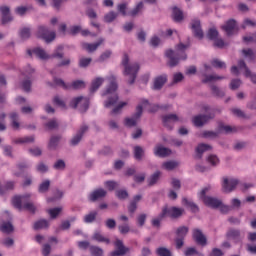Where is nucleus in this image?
<instances>
[{
  "label": "nucleus",
  "mask_w": 256,
  "mask_h": 256,
  "mask_svg": "<svg viewBox=\"0 0 256 256\" xmlns=\"http://www.w3.org/2000/svg\"><path fill=\"white\" fill-rule=\"evenodd\" d=\"M189 45H185L183 43L178 44L177 51L167 50L165 55L169 59L168 65L169 67H177L179 65V61L181 59L185 61L187 59V54H185V49H187Z\"/></svg>",
  "instance_id": "nucleus-1"
},
{
  "label": "nucleus",
  "mask_w": 256,
  "mask_h": 256,
  "mask_svg": "<svg viewBox=\"0 0 256 256\" xmlns=\"http://www.w3.org/2000/svg\"><path fill=\"white\" fill-rule=\"evenodd\" d=\"M122 65L124 67V75L126 77H129L128 84L133 85V83H135V79H137V74L139 73V63L135 62L129 64V55L124 54V57L122 59Z\"/></svg>",
  "instance_id": "nucleus-2"
},
{
  "label": "nucleus",
  "mask_w": 256,
  "mask_h": 256,
  "mask_svg": "<svg viewBox=\"0 0 256 256\" xmlns=\"http://www.w3.org/2000/svg\"><path fill=\"white\" fill-rule=\"evenodd\" d=\"M50 87H62V89H85V82L83 80H76L72 84H65L61 78H54V83H49Z\"/></svg>",
  "instance_id": "nucleus-3"
},
{
  "label": "nucleus",
  "mask_w": 256,
  "mask_h": 256,
  "mask_svg": "<svg viewBox=\"0 0 256 256\" xmlns=\"http://www.w3.org/2000/svg\"><path fill=\"white\" fill-rule=\"evenodd\" d=\"M209 189H211V187L209 186L202 189L199 193V198L203 201L205 205H207V207H211L212 209H219V207H221V200L206 196Z\"/></svg>",
  "instance_id": "nucleus-4"
},
{
  "label": "nucleus",
  "mask_w": 256,
  "mask_h": 256,
  "mask_svg": "<svg viewBox=\"0 0 256 256\" xmlns=\"http://www.w3.org/2000/svg\"><path fill=\"white\" fill-rule=\"evenodd\" d=\"M70 107L78 109L80 113H85L89 109V98L78 96L70 102Z\"/></svg>",
  "instance_id": "nucleus-5"
},
{
  "label": "nucleus",
  "mask_w": 256,
  "mask_h": 256,
  "mask_svg": "<svg viewBox=\"0 0 256 256\" xmlns=\"http://www.w3.org/2000/svg\"><path fill=\"white\" fill-rule=\"evenodd\" d=\"M185 212V209L183 208H177V207H164L162 209V212L160 213V217H170L171 219H179L181 215Z\"/></svg>",
  "instance_id": "nucleus-6"
},
{
  "label": "nucleus",
  "mask_w": 256,
  "mask_h": 256,
  "mask_svg": "<svg viewBox=\"0 0 256 256\" xmlns=\"http://www.w3.org/2000/svg\"><path fill=\"white\" fill-rule=\"evenodd\" d=\"M37 37L43 39L46 43H51V41H55V37H57V34H55V31H49L48 27L39 26Z\"/></svg>",
  "instance_id": "nucleus-7"
},
{
  "label": "nucleus",
  "mask_w": 256,
  "mask_h": 256,
  "mask_svg": "<svg viewBox=\"0 0 256 256\" xmlns=\"http://www.w3.org/2000/svg\"><path fill=\"white\" fill-rule=\"evenodd\" d=\"M189 233V228L187 226H181L176 230V248L181 249L185 245V237Z\"/></svg>",
  "instance_id": "nucleus-8"
},
{
  "label": "nucleus",
  "mask_w": 256,
  "mask_h": 256,
  "mask_svg": "<svg viewBox=\"0 0 256 256\" xmlns=\"http://www.w3.org/2000/svg\"><path fill=\"white\" fill-rule=\"evenodd\" d=\"M143 115V106L140 104L136 107V113L131 118H125L124 125L126 127H135Z\"/></svg>",
  "instance_id": "nucleus-9"
},
{
  "label": "nucleus",
  "mask_w": 256,
  "mask_h": 256,
  "mask_svg": "<svg viewBox=\"0 0 256 256\" xmlns=\"http://www.w3.org/2000/svg\"><path fill=\"white\" fill-rule=\"evenodd\" d=\"M226 239L234 241L235 243H241V241H243L241 230L235 228L228 229L226 232Z\"/></svg>",
  "instance_id": "nucleus-10"
},
{
  "label": "nucleus",
  "mask_w": 256,
  "mask_h": 256,
  "mask_svg": "<svg viewBox=\"0 0 256 256\" xmlns=\"http://www.w3.org/2000/svg\"><path fill=\"white\" fill-rule=\"evenodd\" d=\"M116 249L110 252L109 256H123L129 251V248L125 247L123 241L117 239L114 243Z\"/></svg>",
  "instance_id": "nucleus-11"
},
{
  "label": "nucleus",
  "mask_w": 256,
  "mask_h": 256,
  "mask_svg": "<svg viewBox=\"0 0 256 256\" xmlns=\"http://www.w3.org/2000/svg\"><path fill=\"white\" fill-rule=\"evenodd\" d=\"M222 29L223 31H225L228 37H231V35H235V33H237L238 31L237 21H235L234 19L226 21L225 25L222 26Z\"/></svg>",
  "instance_id": "nucleus-12"
},
{
  "label": "nucleus",
  "mask_w": 256,
  "mask_h": 256,
  "mask_svg": "<svg viewBox=\"0 0 256 256\" xmlns=\"http://www.w3.org/2000/svg\"><path fill=\"white\" fill-rule=\"evenodd\" d=\"M237 185H239V180L233 178H224L222 189L224 193H231V191H235V187H237Z\"/></svg>",
  "instance_id": "nucleus-13"
},
{
  "label": "nucleus",
  "mask_w": 256,
  "mask_h": 256,
  "mask_svg": "<svg viewBox=\"0 0 256 256\" xmlns=\"http://www.w3.org/2000/svg\"><path fill=\"white\" fill-rule=\"evenodd\" d=\"M190 27L192 30V33L194 34V37H197V39H203V29H201V21L199 19H194L190 23Z\"/></svg>",
  "instance_id": "nucleus-14"
},
{
  "label": "nucleus",
  "mask_w": 256,
  "mask_h": 256,
  "mask_svg": "<svg viewBox=\"0 0 256 256\" xmlns=\"http://www.w3.org/2000/svg\"><path fill=\"white\" fill-rule=\"evenodd\" d=\"M215 118V114H209V115H198L193 118V124L195 127H203L205 123H209L211 119Z\"/></svg>",
  "instance_id": "nucleus-15"
},
{
  "label": "nucleus",
  "mask_w": 256,
  "mask_h": 256,
  "mask_svg": "<svg viewBox=\"0 0 256 256\" xmlns=\"http://www.w3.org/2000/svg\"><path fill=\"white\" fill-rule=\"evenodd\" d=\"M192 237L198 245H201L202 247L207 245V237L203 235V232L200 229L195 228L192 232Z\"/></svg>",
  "instance_id": "nucleus-16"
},
{
  "label": "nucleus",
  "mask_w": 256,
  "mask_h": 256,
  "mask_svg": "<svg viewBox=\"0 0 256 256\" xmlns=\"http://www.w3.org/2000/svg\"><path fill=\"white\" fill-rule=\"evenodd\" d=\"M179 116L177 114H168L162 117L164 127L168 129H173V123H177L179 121Z\"/></svg>",
  "instance_id": "nucleus-17"
},
{
  "label": "nucleus",
  "mask_w": 256,
  "mask_h": 256,
  "mask_svg": "<svg viewBox=\"0 0 256 256\" xmlns=\"http://www.w3.org/2000/svg\"><path fill=\"white\" fill-rule=\"evenodd\" d=\"M109 81V85L106 89V91L102 94L103 96L105 95H111L112 93H115V91H117V78H115V76L111 75L108 78Z\"/></svg>",
  "instance_id": "nucleus-18"
},
{
  "label": "nucleus",
  "mask_w": 256,
  "mask_h": 256,
  "mask_svg": "<svg viewBox=\"0 0 256 256\" xmlns=\"http://www.w3.org/2000/svg\"><path fill=\"white\" fill-rule=\"evenodd\" d=\"M30 198H31V195L29 194L24 196H15L12 199V204L16 209H19L21 211V209H23V205L25 204V201H28V199Z\"/></svg>",
  "instance_id": "nucleus-19"
},
{
  "label": "nucleus",
  "mask_w": 256,
  "mask_h": 256,
  "mask_svg": "<svg viewBox=\"0 0 256 256\" xmlns=\"http://www.w3.org/2000/svg\"><path fill=\"white\" fill-rule=\"evenodd\" d=\"M106 196H107V191L103 188H99L91 192L89 194L88 199L89 201H92L94 203L95 201H98V199H103V197H106Z\"/></svg>",
  "instance_id": "nucleus-20"
},
{
  "label": "nucleus",
  "mask_w": 256,
  "mask_h": 256,
  "mask_svg": "<svg viewBox=\"0 0 256 256\" xmlns=\"http://www.w3.org/2000/svg\"><path fill=\"white\" fill-rule=\"evenodd\" d=\"M0 12L2 15V25L9 23V21H13V17H11L10 9L7 6H1Z\"/></svg>",
  "instance_id": "nucleus-21"
},
{
  "label": "nucleus",
  "mask_w": 256,
  "mask_h": 256,
  "mask_svg": "<svg viewBox=\"0 0 256 256\" xmlns=\"http://www.w3.org/2000/svg\"><path fill=\"white\" fill-rule=\"evenodd\" d=\"M89 127L86 125L82 126L77 134L72 138L71 145H78V143L83 139V134L87 133Z\"/></svg>",
  "instance_id": "nucleus-22"
},
{
  "label": "nucleus",
  "mask_w": 256,
  "mask_h": 256,
  "mask_svg": "<svg viewBox=\"0 0 256 256\" xmlns=\"http://www.w3.org/2000/svg\"><path fill=\"white\" fill-rule=\"evenodd\" d=\"M28 55L31 57V55H36L39 57V59L45 60V59H51V56L48 55L47 52H45V50L41 49V48H36L33 51L31 50H27Z\"/></svg>",
  "instance_id": "nucleus-23"
},
{
  "label": "nucleus",
  "mask_w": 256,
  "mask_h": 256,
  "mask_svg": "<svg viewBox=\"0 0 256 256\" xmlns=\"http://www.w3.org/2000/svg\"><path fill=\"white\" fill-rule=\"evenodd\" d=\"M165 83H167V75L163 74V75L157 76L154 79L153 89H155L156 91H159V89L163 88V85H165Z\"/></svg>",
  "instance_id": "nucleus-24"
},
{
  "label": "nucleus",
  "mask_w": 256,
  "mask_h": 256,
  "mask_svg": "<svg viewBox=\"0 0 256 256\" xmlns=\"http://www.w3.org/2000/svg\"><path fill=\"white\" fill-rule=\"evenodd\" d=\"M154 155L157 157H169V155H171V149L163 146H156L154 149Z\"/></svg>",
  "instance_id": "nucleus-25"
},
{
  "label": "nucleus",
  "mask_w": 256,
  "mask_h": 256,
  "mask_svg": "<svg viewBox=\"0 0 256 256\" xmlns=\"http://www.w3.org/2000/svg\"><path fill=\"white\" fill-rule=\"evenodd\" d=\"M103 39H100L98 42L90 44V43H83L82 47L83 49H85L86 51H88V53H93V51H97V48L103 44Z\"/></svg>",
  "instance_id": "nucleus-26"
},
{
  "label": "nucleus",
  "mask_w": 256,
  "mask_h": 256,
  "mask_svg": "<svg viewBox=\"0 0 256 256\" xmlns=\"http://www.w3.org/2000/svg\"><path fill=\"white\" fill-rule=\"evenodd\" d=\"M10 119L12 129H14V131H19V127H21V124L19 123V114L16 112L10 113Z\"/></svg>",
  "instance_id": "nucleus-27"
},
{
  "label": "nucleus",
  "mask_w": 256,
  "mask_h": 256,
  "mask_svg": "<svg viewBox=\"0 0 256 256\" xmlns=\"http://www.w3.org/2000/svg\"><path fill=\"white\" fill-rule=\"evenodd\" d=\"M147 105L150 106V108L148 109L149 113H157L159 109H167V106H159L157 104L150 105L149 100H142V107H147Z\"/></svg>",
  "instance_id": "nucleus-28"
},
{
  "label": "nucleus",
  "mask_w": 256,
  "mask_h": 256,
  "mask_svg": "<svg viewBox=\"0 0 256 256\" xmlns=\"http://www.w3.org/2000/svg\"><path fill=\"white\" fill-rule=\"evenodd\" d=\"M211 149L212 147L209 144H204V143L199 144L196 148L198 159H201V157H203V154L205 153V151H211Z\"/></svg>",
  "instance_id": "nucleus-29"
},
{
  "label": "nucleus",
  "mask_w": 256,
  "mask_h": 256,
  "mask_svg": "<svg viewBox=\"0 0 256 256\" xmlns=\"http://www.w3.org/2000/svg\"><path fill=\"white\" fill-rule=\"evenodd\" d=\"M145 5L143 4V1H140L136 4V6L128 13L130 17H137L139 13L143 11V8Z\"/></svg>",
  "instance_id": "nucleus-30"
},
{
  "label": "nucleus",
  "mask_w": 256,
  "mask_h": 256,
  "mask_svg": "<svg viewBox=\"0 0 256 256\" xmlns=\"http://www.w3.org/2000/svg\"><path fill=\"white\" fill-rule=\"evenodd\" d=\"M104 81L105 79H103L102 77L94 79L90 87V93H95V91H97V89H99V87L103 85Z\"/></svg>",
  "instance_id": "nucleus-31"
},
{
  "label": "nucleus",
  "mask_w": 256,
  "mask_h": 256,
  "mask_svg": "<svg viewBox=\"0 0 256 256\" xmlns=\"http://www.w3.org/2000/svg\"><path fill=\"white\" fill-rule=\"evenodd\" d=\"M182 203H183V205H185L186 207L191 209L192 213H197V211H199V207L197 206V204H195L194 202H192L191 200H189L187 198H183Z\"/></svg>",
  "instance_id": "nucleus-32"
},
{
  "label": "nucleus",
  "mask_w": 256,
  "mask_h": 256,
  "mask_svg": "<svg viewBox=\"0 0 256 256\" xmlns=\"http://www.w3.org/2000/svg\"><path fill=\"white\" fill-rule=\"evenodd\" d=\"M142 199L141 195L134 196L133 200L130 202V205L128 206L129 213H134L137 211V202Z\"/></svg>",
  "instance_id": "nucleus-33"
},
{
  "label": "nucleus",
  "mask_w": 256,
  "mask_h": 256,
  "mask_svg": "<svg viewBox=\"0 0 256 256\" xmlns=\"http://www.w3.org/2000/svg\"><path fill=\"white\" fill-rule=\"evenodd\" d=\"M172 17L176 23H181V20L183 19V11L177 7H174L172 10Z\"/></svg>",
  "instance_id": "nucleus-34"
},
{
  "label": "nucleus",
  "mask_w": 256,
  "mask_h": 256,
  "mask_svg": "<svg viewBox=\"0 0 256 256\" xmlns=\"http://www.w3.org/2000/svg\"><path fill=\"white\" fill-rule=\"evenodd\" d=\"M219 131H224L225 133H237L238 128L235 126L224 125L220 123L218 126Z\"/></svg>",
  "instance_id": "nucleus-35"
},
{
  "label": "nucleus",
  "mask_w": 256,
  "mask_h": 256,
  "mask_svg": "<svg viewBox=\"0 0 256 256\" xmlns=\"http://www.w3.org/2000/svg\"><path fill=\"white\" fill-rule=\"evenodd\" d=\"M13 224H11V222H3L0 225V231L2 233H6L7 235H9V233H13Z\"/></svg>",
  "instance_id": "nucleus-36"
},
{
  "label": "nucleus",
  "mask_w": 256,
  "mask_h": 256,
  "mask_svg": "<svg viewBox=\"0 0 256 256\" xmlns=\"http://www.w3.org/2000/svg\"><path fill=\"white\" fill-rule=\"evenodd\" d=\"M117 101H119V95L113 94L108 98V101L104 103V106L109 109V107H113V105H117Z\"/></svg>",
  "instance_id": "nucleus-37"
},
{
  "label": "nucleus",
  "mask_w": 256,
  "mask_h": 256,
  "mask_svg": "<svg viewBox=\"0 0 256 256\" xmlns=\"http://www.w3.org/2000/svg\"><path fill=\"white\" fill-rule=\"evenodd\" d=\"M47 227H49V221L45 219L38 220L34 223L35 231H38V229H47Z\"/></svg>",
  "instance_id": "nucleus-38"
},
{
  "label": "nucleus",
  "mask_w": 256,
  "mask_h": 256,
  "mask_svg": "<svg viewBox=\"0 0 256 256\" xmlns=\"http://www.w3.org/2000/svg\"><path fill=\"white\" fill-rule=\"evenodd\" d=\"M143 155H145V151L141 146L134 147V157L137 161H141L143 159Z\"/></svg>",
  "instance_id": "nucleus-39"
},
{
  "label": "nucleus",
  "mask_w": 256,
  "mask_h": 256,
  "mask_svg": "<svg viewBox=\"0 0 256 256\" xmlns=\"http://www.w3.org/2000/svg\"><path fill=\"white\" fill-rule=\"evenodd\" d=\"M93 239L95 241H98V243H106L107 245H109L111 243V241L109 240V238L104 237L101 233L96 232L93 236Z\"/></svg>",
  "instance_id": "nucleus-40"
},
{
  "label": "nucleus",
  "mask_w": 256,
  "mask_h": 256,
  "mask_svg": "<svg viewBox=\"0 0 256 256\" xmlns=\"http://www.w3.org/2000/svg\"><path fill=\"white\" fill-rule=\"evenodd\" d=\"M59 141H61V136H52L48 144L49 149H57V145H59Z\"/></svg>",
  "instance_id": "nucleus-41"
},
{
  "label": "nucleus",
  "mask_w": 256,
  "mask_h": 256,
  "mask_svg": "<svg viewBox=\"0 0 256 256\" xmlns=\"http://www.w3.org/2000/svg\"><path fill=\"white\" fill-rule=\"evenodd\" d=\"M49 187H51V181L44 180L38 188L39 193H47L49 191Z\"/></svg>",
  "instance_id": "nucleus-42"
},
{
  "label": "nucleus",
  "mask_w": 256,
  "mask_h": 256,
  "mask_svg": "<svg viewBox=\"0 0 256 256\" xmlns=\"http://www.w3.org/2000/svg\"><path fill=\"white\" fill-rule=\"evenodd\" d=\"M221 79H225V77L217 75H205V78L202 80V83H211L213 81H219Z\"/></svg>",
  "instance_id": "nucleus-43"
},
{
  "label": "nucleus",
  "mask_w": 256,
  "mask_h": 256,
  "mask_svg": "<svg viewBox=\"0 0 256 256\" xmlns=\"http://www.w3.org/2000/svg\"><path fill=\"white\" fill-rule=\"evenodd\" d=\"M179 163L175 161H167L162 164L163 169H166V171H173L176 167H178Z\"/></svg>",
  "instance_id": "nucleus-44"
},
{
  "label": "nucleus",
  "mask_w": 256,
  "mask_h": 256,
  "mask_svg": "<svg viewBox=\"0 0 256 256\" xmlns=\"http://www.w3.org/2000/svg\"><path fill=\"white\" fill-rule=\"evenodd\" d=\"M35 141V136H25L14 140V143H33Z\"/></svg>",
  "instance_id": "nucleus-45"
},
{
  "label": "nucleus",
  "mask_w": 256,
  "mask_h": 256,
  "mask_svg": "<svg viewBox=\"0 0 256 256\" xmlns=\"http://www.w3.org/2000/svg\"><path fill=\"white\" fill-rule=\"evenodd\" d=\"M23 209H26V211H29L30 213H35L37 211V207H35V204L32 202H29L28 200H25L24 205L22 206Z\"/></svg>",
  "instance_id": "nucleus-46"
},
{
  "label": "nucleus",
  "mask_w": 256,
  "mask_h": 256,
  "mask_svg": "<svg viewBox=\"0 0 256 256\" xmlns=\"http://www.w3.org/2000/svg\"><path fill=\"white\" fill-rule=\"evenodd\" d=\"M207 37L210 39V41H215V39L219 37V31H217L215 28H210L208 30Z\"/></svg>",
  "instance_id": "nucleus-47"
},
{
  "label": "nucleus",
  "mask_w": 256,
  "mask_h": 256,
  "mask_svg": "<svg viewBox=\"0 0 256 256\" xmlns=\"http://www.w3.org/2000/svg\"><path fill=\"white\" fill-rule=\"evenodd\" d=\"M97 219V211H92L89 214L84 216L85 223H93Z\"/></svg>",
  "instance_id": "nucleus-48"
},
{
  "label": "nucleus",
  "mask_w": 256,
  "mask_h": 256,
  "mask_svg": "<svg viewBox=\"0 0 256 256\" xmlns=\"http://www.w3.org/2000/svg\"><path fill=\"white\" fill-rule=\"evenodd\" d=\"M117 13L116 12H109L104 16V21L105 23H113V21H115V19H117Z\"/></svg>",
  "instance_id": "nucleus-49"
},
{
  "label": "nucleus",
  "mask_w": 256,
  "mask_h": 256,
  "mask_svg": "<svg viewBox=\"0 0 256 256\" xmlns=\"http://www.w3.org/2000/svg\"><path fill=\"white\" fill-rule=\"evenodd\" d=\"M156 255L158 256H173L171 254V250L165 248V247H159L156 250Z\"/></svg>",
  "instance_id": "nucleus-50"
},
{
  "label": "nucleus",
  "mask_w": 256,
  "mask_h": 256,
  "mask_svg": "<svg viewBox=\"0 0 256 256\" xmlns=\"http://www.w3.org/2000/svg\"><path fill=\"white\" fill-rule=\"evenodd\" d=\"M242 54L244 55V57L249 59V61H255V53L250 48L249 49H243Z\"/></svg>",
  "instance_id": "nucleus-51"
},
{
  "label": "nucleus",
  "mask_w": 256,
  "mask_h": 256,
  "mask_svg": "<svg viewBox=\"0 0 256 256\" xmlns=\"http://www.w3.org/2000/svg\"><path fill=\"white\" fill-rule=\"evenodd\" d=\"M61 211H63V208L57 207V208L49 209L48 213H49L51 219H57V216L59 215V213H61Z\"/></svg>",
  "instance_id": "nucleus-52"
},
{
  "label": "nucleus",
  "mask_w": 256,
  "mask_h": 256,
  "mask_svg": "<svg viewBox=\"0 0 256 256\" xmlns=\"http://www.w3.org/2000/svg\"><path fill=\"white\" fill-rule=\"evenodd\" d=\"M212 67H215L216 69H225L227 65L225 62L219 60V59H214L211 62Z\"/></svg>",
  "instance_id": "nucleus-53"
},
{
  "label": "nucleus",
  "mask_w": 256,
  "mask_h": 256,
  "mask_svg": "<svg viewBox=\"0 0 256 256\" xmlns=\"http://www.w3.org/2000/svg\"><path fill=\"white\" fill-rule=\"evenodd\" d=\"M118 231L120 235H127L131 232V227H129V224H122L118 226Z\"/></svg>",
  "instance_id": "nucleus-54"
},
{
  "label": "nucleus",
  "mask_w": 256,
  "mask_h": 256,
  "mask_svg": "<svg viewBox=\"0 0 256 256\" xmlns=\"http://www.w3.org/2000/svg\"><path fill=\"white\" fill-rule=\"evenodd\" d=\"M90 253L92 256H103V249L97 246H90Z\"/></svg>",
  "instance_id": "nucleus-55"
},
{
  "label": "nucleus",
  "mask_w": 256,
  "mask_h": 256,
  "mask_svg": "<svg viewBox=\"0 0 256 256\" xmlns=\"http://www.w3.org/2000/svg\"><path fill=\"white\" fill-rule=\"evenodd\" d=\"M106 189H108V191H115V189H117V187H119V184L115 181H106L104 183Z\"/></svg>",
  "instance_id": "nucleus-56"
},
{
  "label": "nucleus",
  "mask_w": 256,
  "mask_h": 256,
  "mask_svg": "<svg viewBox=\"0 0 256 256\" xmlns=\"http://www.w3.org/2000/svg\"><path fill=\"white\" fill-rule=\"evenodd\" d=\"M211 91L213 93V95H215L216 97H224L225 96V92H223L221 89H219V87H217L216 85H211Z\"/></svg>",
  "instance_id": "nucleus-57"
},
{
  "label": "nucleus",
  "mask_w": 256,
  "mask_h": 256,
  "mask_svg": "<svg viewBox=\"0 0 256 256\" xmlns=\"http://www.w3.org/2000/svg\"><path fill=\"white\" fill-rule=\"evenodd\" d=\"M63 46H58L56 51L50 56V58L52 57L53 59H63Z\"/></svg>",
  "instance_id": "nucleus-58"
},
{
  "label": "nucleus",
  "mask_w": 256,
  "mask_h": 256,
  "mask_svg": "<svg viewBox=\"0 0 256 256\" xmlns=\"http://www.w3.org/2000/svg\"><path fill=\"white\" fill-rule=\"evenodd\" d=\"M231 112L233 113V115H235L236 117H239L240 119H247V115H245V112H243L239 108H233L231 109Z\"/></svg>",
  "instance_id": "nucleus-59"
},
{
  "label": "nucleus",
  "mask_w": 256,
  "mask_h": 256,
  "mask_svg": "<svg viewBox=\"0 0 256 256\" xmlns=\"http://www.w3.org/2000/svg\"><path fill=\"white\" fill-rule=\"evenodd\" d=\"M159 177H161V172L157 171L155 172L150 178H149V185H155V183H157V181H159Z\"/></svg>",
  "instance_id": "nucleus-60"
},
{
  "label": "nucleus",
  "mask_w": 256,
  "mask_h": 256,
  "mask_svg": "<svg viewBox=\"0 0 256 256\" xmlns=\"http://www.w3.org/2000/svg\"><path fill=\"white\" fill-rule=\"evenodd\" d=\"M20 37H21V39H29L31 37V29L22 28L20 30Z\"/></svg>",
  "instance_id": "nucleus-61"
},
{
  "label": "nucleus",
  "mask_w": 256,
  "mask_h": 256,
  "mask_svg": "<svg viewBox=\"0 0 256 256\" xmlns=\"http://www.w3.org/2000/svg\"><path fill=\"white\" fill-rule=\"evenodd\" d=\"M29 79H31V76H29L28 79L22 82V89L26 91V93H29V91H31V80Z\"/></svg>",
  "instance_id": "nucleus-62"
},
{
  "label": "nucleus",
  "mask_w": 256,
  "mask_h": 256,
  "mask_svg": "<svg viewBox=\"0 0 256 256\" xmlns=\"http://www.w3.org/2000/svg\"><path fill=\"white\" fill-rule=\"evenodd\" d=\"M208 163L212 165L213 167L219 165V158L216 155H210L207 158Z\"/></svg>",
  "instance_id": "nucleus-63"
},
{
  "label": "nucleus",
  "mask_w": 256,
  "mask_h": 256,
  "mask_svg": "<svg viewBox=\"0 0 256 256\" xmlns=\"http://www.w3.org/2000/svg\"><path fill=\"white\" fill-rule=\"evenodd\" d=\"M91 58H80L79 60V67L85 68V67H89V65H91Z\"/></svg>",
  "instance_id": "nucleus-64"
}]
</instances>
